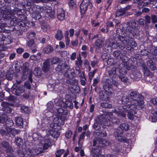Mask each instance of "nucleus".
Returning <instances> with one entry per match:
<instances>
[{
    "label": "nucleus",
    "mask_w": 157,
    "mask_h": 157,
    "mask_svg": "<svg viewBox=\"0 0 157 157\" xmlns=\"http://www.w3.org/2000/svg\"><path fill=\"white\" fill-rule=\"evenodd\" d=\"M127 25L126 30L127 35L130 36L129 37L127 38L123 36L122 33L119 34L117 33L113 34V37L116 41L121 42V43H117V48L121 49V50H124L126 46L128 50L132 51L134 50L133 48L137 46V44L132 37H134L135 35H140V26L133 20L128 21Z\"/></svg>",
    "instance_id": "1"
},
{
    "label": "nucleus",
    "mask_w": 157,
    "mask_h": 157,
    "mask_svg": "<svg viewBox=\"0 0 157 157\" xmlns=\"http://www.w3.org/2000/svg\"><path fill=\"white\" fill-rule=\"evenodd\" d=\"M14 121L17 126L21 128H23L24 121L22 118L20 117H15Z\"/></svg>",
    "instance_id": "21"
},
{
    "label": "nucleus",
    "mask_w": 157,
    "mask_h": 157,
    "mask_svg": "<svg viewBox=\"0 0 157 157\" xmlns=\"http://www.w3.org/2000/svg\"><path fill=\"white\" fill-rule=\"evenodd\" d=\"M4 10L2 14V17L4 19L7 20V23L11 26L14 25V22L17 20V17H14L15 10H17V8L12 9L10 5L8 4L6 5L4 7Z\"/></svg>",
    "instance_id": "4"
},
{
    "label": "nucleus",
    "mask_w": 157,
    "mask_h": 157,
    "mask_svg": "<svg viewBox=\"0 0 157 157\" xmlns=\"http://www.w3.org/2000/svg\"><path fill=\"white\" fill-rule=\"evenodd\" d=\"M127 73V71L124 69H122V71L120 72V75H118L117 77H119L121 80L124 82H126L128 79L127 78L124 76Z\"/></svg>",
    "instance_id": "23"
},
{
    "label": "nucleus",
    "mask_w": 157,
    "mask_h": 157,
    "mask_svg": "<svg viewBox=\"0 0 157 157\" xmlns=\"http://www.w3.org/2000/svg\"><path fill=\"white\" fill-rule=\"evenodd\" d=\"M23 147H18L17 150V153L20 157H24L25 154L23 151Z\"/></svg>",
    "instance_id": "54"
},
{
    "label": "nucleus",
    "mask_w": 157,
    "mask_h": 157,
    "mask_svg": "<svg viewBox=\"0 0 157 157\" xmlns=\"http://www.w3.org/2000/svg\"><path fill=\"white\" fill-rule=\"evenodd\" d=\"M12 41V40L10 38V36L6 37L3 34V36H2L0 42L1 44H3L4 45H7L11 43Z\"/></svg>",
    "instance_id": "20"
},
{
    "label": "nucleus",
    "mask_w": 157,
    "mask_h": 157,
    "mask_svg": "<svg viewBox=\"0 0 157 157\" xmlns=\"http://www.w3.org/2000/svg\"><path fill=\"white\" fill-rule=\"evenodd\" d=\"M127 52L125 50H116L113 52V55L115 59L121 60L123 63L128 62L129 58L127 56Z\"/></svg>",
    "instance_id": "8"
},
{
    "label": "nucleus",
    "mask_w": 157,
    "mask_h": 157,
    "mask_svg": "<svg viewBox=\"0 0 157 157\" xmlns=\"http://www.w3.org/2000/svg\"><path fill=\"white\" fill-rule=\"evenodd\" d=\"M13 6H12L14 8H17L21 10V9L20 8L21 7V2H19L18 1L14 2Z\"/></svg>",
    "instance_id": "62"
},
{
    "label": "nucleus",
    "mask_w": 157,
    "mask_h": 157,
    "mask_svg": "<svg viewBox=\"0 0 157 157\" xmlns=\"http://www.w3.org/2000/svg\"><path fill=\"white\" fill-rule=\"evenodd\" d=\"M15 142L16 145L18 147H23V140L20 138L17 137L15 138Z\"/></svg>",
    "instance_id": "35"
},
{
    "label": "nucleus",
    "mask_w": 157,
    "mask_h": 157,
    "mask_svg": "<svg viewBox=\"0 0 157 157\" xmlns=\"http://www.w3.org/2000/svg\"><path fill=\"white\" fill-rule=\"evenodd\" d=\"M101 106L104 108H111L112 107V104L107 102H103L101 104Z\"/></svg>",
    "instance_id": "58"
},
{
    "label": "nucleus",
    "mask_w": 157,
    "mask_h": 157,
    "mask_svg": "<svg viewBox=\"0 0 157 157\" xmlns=\"http://www.w3.org/2000/svg\"><path fill=\"white\" fill-rule=\"evenodd\" d=\"M47 108L49 111H52L54 109V106L53 103L51 101L48 102L47 105Z\"/></svg>",
    "instance_id": "56"
},
{
    "label": "nucleus",
    "mask_w": 157,
    "mask_h": 157,
    "mask_svg": "<svg viewBox=\"0 0 157 157\" xmlns=\"http://www.w3.org/2000/svg\"><path fill=\"white\" fill-rule=\"evenodd\" d=\"M56 71L58 72L63 73L65 71L64 75L65 77L67 78H73L75 76L74 69L71 68L67 65L63 63L59 64L56 68Z\"/></svg>",
    "instance_id": "6"
},
{
    "label": "nucleus",
    "mask_w": 157,
    "mask_h": 157,
    "mask_svg": "<svg viewBox=\"0 0 157 157\" xmlns=\"http://www.w3.org/2000/svg\"><path fill=\"white\" fill-rule=\"evenodd\" d=\"M105 50V52L107 53L110 52L112 51L111 47L110 44V42L106 43L104 47Z\"/></svg>",
    "instance_id": "48"
},
{
    "label": "nucleus",
    "mask_w": 157,
    "mask_h": 157,
    "mask_svg": "<svg viewBox=\"0 0 157 157\" xmlns=\"http://www.w3.org/2000/svg\"><path fill=\"white\" fill-rule=\"evenodd\" d=\"M96 134L98 136V138L99 139H101L102 137H105L107 135L106 132L104 129L99 131V132H97Z\"/></svg>",
    "instance_id": "36"
},
{
    "label": "nucleus",
    "mask_w": 157,
    "mask_h": 157,
    "mask_svg": "<svg viewBox=\"0 0 157 157\" xmlns=\"http://www.w3.org/2000/svg\"><path fill=\"white\" fill-rule=\"evenodd\" d=\"M122 71V69L119 68L113 67L108 71L107 74L112 78H117L118 75H120V72Z\"/></svg>",
    "instance_id": "12"
},
{
    "label": "nucleus",
    "mask_w": 157,
    "mask_h": 157,
    "mask_svg": "<svg viewBox=\"0 0 157 157\" xmlns=\"http://www.w3.org/2000/svg\"><path fill=\"white\" fill-rule=\"evenodd\" d=\"M31 16L32 17L36 20H38L41 18L42 16L39 11H35L32 12Z\"/></svg>",
    "instance_id": "37"
},
{
    "label": "nucleus",
    "mask_w": 157,
    "mask_h": 157,
    "mask_svg": "<svg viewBox=\"0 0 157 157\" xmlns=\"http://www.w3.org/2000/svg\"><path fill=\"white\" fill-rule=\"evenodd\" d=\"M150 16L152 23H155L157 22V16L154 14H151Z\"/></svg>",
    "instance_id": "64"
},
{
    "label": "nucleus",
    "mask_w": 157,
    "mask_h": 157,
    "mask_svg": "<svg viewBox=\"0 0 157 157\" xmlns=\"http://www.w3.org/2000/svg\"><path fill=\"white\" fill-rule=\"evenodd\" d=\"M21 110L22 113L26 114H29L30 113V110L29 109L28 106H23L21 107Z\"/></svg>",
    "instance_id": "51"
},
{
    "label": "nucleus",
    "mask_w": 157,
    "mask_h": 157,
    "mask_svg": "<svg viewBox=\"0 0 157 157\" xmlns=\"http://www.w3.org/2000/svg\"><path fill=\"white\" fill-rule=\"evenodd\" d=\"M83 61H78L75 60V67L76 72L78 74H80L81 76H82L81 74V68H82V65Z\"/></svg>",
    "instance_id": "19"
},
{
    "label": "nucleus",
    "mask_w": 157,
    "mask_h": 157,
    "mask_svg": "<svg viewBox=\"0 0 157 157\" xmlns=\"http://www.w3.org/2000/svg\"><path fill=\"white\" fill-rule=\"evenodd\" d=\"M43 66L42 68L43 71L44 72H48L49 71L50 66V61L48 59L45 60L43 63Z\"/></svg>",
    "instance_id": "28"
},
{
    "label": "nucleus",
    "mask_w": 157,
    "mask_h": 157,
    "mask_svg": "<svg viewBox=\"0 0 157 157\" xmlns=\"http://www.w3.org/2000/svg\"><path fill=\"white\" fill-rule=\"evenodd\" d=\"M57 15L58 19L60 21H63L65 18V11L62 8L57 9Z\"/></svg>",
    "instance_id": "17"
},
{
    "label": "nucleus",
    "mask_w": 157,
    "mask_h": 157,
    "mask_svg": "<svg viewBox=\"0 0 157 157\" xmlns=\"http://www.w3.org/2000/svg\"><path fill=\"white\" fill-rule=\"evenodd\" d=\"M23 87H24V90L25 91V89L27 90H30L31 88V86L30 83L29 81H26L25 82Z\"/></svg>",
    "instance_id": "57"
},
{
    "label": "nucleus",
    "mask_w": 157,
    "mask_h": 157,
    "mask_svg": "<svg viewBox=\"0 0 157 157\" xmlns=\"http://www.w3.org/2000/svg\"><path fill=\"white\" fill-rule=\"evenodd\" d=\"M54 51L53 48L51 45H48L45 47L43 50L44 53L49 54L52 52Z\"/></svg>",
    "instance_id": "34"
},
{
    "label": "nucleus",
    "mask_w": 157,
    "mask_h": 157,
    "mask_svg": "<svg viewBox=\"0 0 157 157\" xmlns=\"http://www.w3.org/2000/svg\"><path fill=\"white\" fill-rule=\"evenodd\" d=\"M114 136L116 140L120 142H125V138L122 133H119L118 132H114Z\"/></svg>",
    "instance_id": "16"
},
{
    "label": "nucleus",
    "mask_w": 157,
    "mask_h": 157,
    "mask_svg": "<svg viewBox=\"0 0 157 157\" xmlns=\"http://www.w3.org/2000/svg\"><path fill=\"white\" fill-rule=\"evenodd\" d=\"M97 70V69H94L92 72H90L88 73V76L89 79L91 81L93 78V76H94L96 71Z\"/></svg>",
    "instance_id": "63"
},
{
    "label": "nucleus",
    "mask_w": 157,
    "mask_h": 157,
    "mask_svg": "<svg viewBox=\"0 0 157 157\" xmlns=\"http://www.w3.org/2000/svg\"><path fill=\"white\" fill-rule=\"evenodd\" d=\"M68 93L70 95L76 97L80 92L79 87L77 85H74L69 87Z\"/></svg>",
    "instance_id": "14"
},
{
    "label": "nucleus",
    "mask_w": 157,
    "mask_h": 157,
    "mask_svg": "<svg viewBox=\"0 0 157 157\" xmlns=\"http://www.w3.org/2000/svg\"><path fill=\"white\" fill-rule=\"evenodd\" d=\"M6 129L9 132V134L10 133L12 134L13 136H14L16 134H17V130L15 129H13L11 128H6Z\"/></svg>",
    "instance_id": "50"
},
{
    "label": "nucleus",
    "mask_w": 157,
    "mask_h": 157,
    "mask_svg": "<svg viewBox=\"0 0 157 157\" xmlns=\"http://www.w3.org/2000/svg\"><path fill=\"white\" fill-rule=\"evenodd\" d=\"M107 63L110 66H114L116 64V62L114 61L113 59H108L107 61Z\"/></svg>",
    "instance_id": "60"
},
{
    "label": "nucleus",
    "mask_w": 157,
    "mask_h": 157,
    "mask_svg": "<svg viewBox=\"0 0 157 157\" xmlns=\"http://www.w3.org/2000/svg\"><path fill=\"white\" fill-rule=\"evenodd\" d=\"M150 50L153 56H157V47H152Z\"/></svg>",
    "instance_id": "52"
},
{
    "label": "nucleus",
    "mask_w": 157,
    "mask_h": 157,
    "mask_svg": "<svg viewBox=\"0 0 157 157\" xmlns=\"http://www.w3.org/2000/svg\"><path fill=\"white\" fill-rule=\"evenodd\" d=\"M112 112L115 113L118 117L125 118L126 116L127 111H124L123 109V111L119 110L117 111L116 109H114L112 110Z\"/></svg>",
    "instance_id": "22"
},
{
    "label": "nucleus",
    "mask_w": 157,
    "mask_h": 157,
    "mask_svg": "<svg viewBox=\"0 0 157 157\" xmlns=\"http://www.w3.org/2000/svg\"><path fill=\"white\" fill-rule=\"evenodd\" d=\"M12 93L16 95L19 96L25 92L24 87L23 85H19L18 84H14L11 88Z\"/></svg>",
    "instance_id": "11"
},
{
    "label": "nucleus",
    "mask_w": 157,
    "mask_h": 157,
    "mask_svg": "<svg viewBox=\"0 0 157 157\" xmlns=\"http://www.w3.org/2000/svg\"><path fill=\"white\" fill-rule=\"evenodd\" d=\"M108 119L113 125H118L120 123V120L117 117H110Z\"/></svg>",
    "instance_id": "41"
},
{
    "label": "nucleus",
    "mask_w": 157,
    "mask_h": 157,
    "mask_svg": "<svg viewBox=\"0 0 157 157\" xmlns=\"http://www.w3.org/2000/svg\"><path fill=\"white\" fill-rule=\"evenodd\" d=\"M15 11H14V12H15V14L14 15V17H16L15 16L16 15L17 17V20L19 21H26L27 18V17L25 13H22L21 10L18 8L17 10V9Z\"/></svg>",
    "instance_id": "15"
},
{
    "label": "nucleus",
    "mask_w": 157,
    "mask_h": 157,
    "mask_svg": "<svg viewBox=\"0 0 157 157\" xmlns=\"http://www.w3.org/2000/svg\"><path fill=\"white\" fill-rule=\"evenodd\" d=\"M72 134V131L71 130L68 129L66 132L65 137L67 139H69L71 138Z\"/></svg>",
    "instance_id": "59"
},
{
    "label": "nucleus",
    "mask_w": 157,
    "mask_h": 157,
    "mask_svg": "<svg viewBox=\"0 0 157 157\" xmlns=\"http://www.w3.org/2000/svg\"><path fill=\"white\" fill-rule=\"evenodd\" d=\"M127 109V113L128 111V112L127 117H128V119L132 120H133L134 118L133 113H134L135 114H136L137 113V112L138 110H140L138 109H136L135 110H133L130 109Z\"/></svg>",
    "instance_id": "24"
},
{
    "label": "nucleus",
    "mask_w": 157,
    "mask_h": 157,
    "mask_svg": "<svg viewBox=\"0 0 157 157\" xmlns=\"http://www.w3.org/2000/svg\"><path fill=\"white\" fill-rule=\"evenodd\" d=\"M125 10L123 8H121L117 11L115 13L116 16L117 17L122 16L125 14Z\"/></svg>",
    "instance_id": "43"
},
{
    "label": "nucleus",
    "mask_w": 157,
    "mask_h": 157,
    "mask_svg": "<svg viewBox=\"0 0 157 157\" xmlns=\"http://www.w3.org/2000/svg\"><path fill=\"white\" fill-rule=\"evenodd\" d=\"M140 54L142 56H147V57H148L149 58L151 59V57H149V52H148L146 50V49H143L141 50L140 51Z\"/></svg>",
    "instance_id": "61"
},
{
    "label": "nucleus",
    "mask_w": 157,
    "mask_h": 157,
    "mask_svg": "<svg viewBox=\"0 0 157 157\" xmlns=\"http://www.w3.org/2000/svg\"><path fill=\"white\" fill-rule=\"evenodd\" d=\"M19 74L18 73H15L13 70L8 71L6 75V77L7 79L10 81L13 79V77H18L19 76Z\"/></svg>",
    "instance_id": "18"
},
{
    "label": "nucleus",
    "mask_w": 157,
    "mask_h": 157,
    "mask_svg": "<svg viewBox=\"0 0 157 157\" xmlns=\"http://www.w3.org/2000/svg\"><path fill=\"white\" fill-rule=\"evenodd\" d=\"M105 119L101 117L95 120L94 124L92 125L93 128L96 130H102L105 129L106 126L109 127L111 128H113L112 125L110 123H107L106 124L105 122Z\"/></svg>",
    "instance_id": "7"
},
{
    "label": "nucleus",
    "mask_w": 157,
    "mask_h": 157,
    "mask_svg": "<svg viewBox=\"0 0 157 157\" xmlns=\"http://www.w3.org/2000/svg\"><path fill=\"white\" fill-rule=\"evenodd\" d=\"M132 74L134 78L137 80H139L141 77L140 73L137 70L132 71Z\"/></svg>",
    "instance_id": "40"
},
{
    "label": "nucleus",
    "mask_w": 157,
    "mask_h": 157,
    "mask_svg": "<svg viewBox=\"0 0 157 157\" xmlns=\"http://www.w3.org/2000/svg\"><path fill=\"white\" fill-rule=\"evenodd\" d=\"M1 145L3 150L5 151L7 155L13 154V151L11 146L7 141H2L1 142Z\"/></svg>",
    "instance_id": "13"
},
{
    "label": "nucleus",
    "mask_w": 157,
    "mask_h": 157,
    "mask_svg": "<svg viewBox=\"0 0 157 157\" xmlns=\"http://www.w3.org/2000/svg\"><path fill=\"white\" fill-rule=\"evenodd\" d=\"M34 73L35 75L38 77L41 76V71L40 68H35L34 71Z\"/></svg>",
    "instance_id": "55"
},
{
    "label": "nucleus",
    "mask_w": 157,
    "mask_h": 157,
    "mask_svg": "<svg viewBox=\"0 0 157 157\" xmlns=\"http://www.w3.org/2000/svg\"><path fill=\"white\" fill-rule=\"evenodd\" d=\"M118 84L117 82L112 78V84L107 83L103 86V88L106 94L109 95L113 93L114 89L113 87H117L118 86Z\"/></svg>",
    "instance_id": "9"
},
{
    "label": "nucleus",
    "mask_w": 157,
    "mask_h": 157,
    "mask_svg": "<svg viewBox=\"0 0 157 157\" xmlns=\"http://www.w3.org/2000/svg\"><path fill=\"white\" fill-rule=\"evenodd\" d=\"M29 68L28 66H26L24 64H23V74L22 76L21 79L23 80V78L26 79L27 77V75H26V73L28 74L27 72L29 70Z\"/></svg>",
    "instance_id": "39"
},
{
    "label": "nucleus",
    "mask_w": 157,
    "mask_h": 157,
    "mask_svg": "<svg viewBox=\"0 0 157 157\" xmlns=\"http://www.w3.org/2000/svg\"><path fill=\"white\" fill-rule=\"evenodd\" d=\"M144 96L141 94L138 95L136 100H133L130 99L129 95H123L121 98V101L123 105L122 108L124 111L130 109L133 110L136 109H141L144 107Z\"/></svg>",
    "instance_id": "3"
},
{
    "label": "nucleus",
    "mask_w": 157,
    "mask_h": 157,
    "mask_svg": "<svg viewBox=\"0 0 157 157\" xmlns=\"http://www.w3.org/2000/svg\"><path fill=\"white\" fill-rule=\"evenodd\" d=\"M54 37L57 40H61L63 37L62 31L60 29H58Z\"/></svg>",
    "instance_id": "31"
},
{
    "label": "nucleus",
    "mask_w": 157,
    "mask_h": 157,
    "mask_svg": "<svg viewBox=\"0 0 157 157\" xmlns=\"http://www.w3.org/2000/svg\"><path fill=\"white\" fill-rule=\"evenodd\" d=\"M65 151V150L64 149H59L57 150L55 153V157H61Z\"/></svg>",
    "instance_id": "47"
},
{
    "label": "nucleus",
    "mask_w": 157,
    "mask_h": 157,
    "mask_svg": "<svg viewBox=\"0 0 157 157\" xmlns=\"http://www.w3.org/2000/svg\"><path fill=\"white\" fill-rule=\"evenodd\" d=\"M68 5L69 8L71 9H73L75 8L76 6V5L74 2V0H70L69 2Z\"/></svg>",
    "instance_id": "53"
},
{
    "label": "nucleus",
    "mask_w": 157,
    "mask_h": 157,
    "mask_svg": "<svg viewBox=\"0 0 157 157\" xmlns=\"http://www.w3.org/2000/svg\"><path fill=\"white\" fill-rule=\"evenodd\" d=\"M14 124L13 121L11 119H8L5 122V128H10Z\"/></svg>",
    "instance_id": "42"
},
{
    "label": "nucleus",
    "mask_w": 157,
    "mask_h": 157,
    "mask_svg": "<svg viewBox=\"0 0 157 157\" xmlns=\"http://www.w3.org/2000/svg\"><path fill=\"white\" fill-rule=\"evenodd\" d=\"M74 106L72 102V99L70 98H68L66 100V101L64 104V109H66L67 107L69 108L70 109H72L73 108Z\"/></svg>",
    "instance_id": "27"
},
{
    "label": "nucleus",
    "mask_w": 157,
    "mask_h": 157,
    "mask_svg": "<svg viewBox=\"0 0 157 157\" xmlns=\"http://www.w3.org/2000/svg\"><path fill=\"white\" fill-rule=\"evenodd\" d=\"M106 26L109 30L111 31L112 30L110 29L111 28H114V25L113 23V22L110 21H107L106 22Z\"/></svg>",
    "instance_id": "45"
},
{
    "label": "nucleus",
    "mask_w": 157,
    "mask_h": 157,
    "mask_svg": "<svg viewBox=\"0 0 157 157\" xmlns=\"http://www.w3.org/2000/svg\"><path fill=\"white\" fill-rule=\"evenodd\" d=\"M55 104L57 106L60 108L57 109V115L54 118L53 122L50 126L53 130L52 136L55 138H57L59 136L60 134L58 130L60 128L61 126L64 124L65 121L67 120V116L68 112L67 110L61 108L62 107V105L64 107V106L65 102L62 100L58 99Z\"/></svg>",
    "instance_id": "2"
},
{
    "label": "nucleus",
    "mask_w": 157,
    "mask_h": 157,
    "mask_svg": "<svg viewBox=\"0 0 157 157\" xmlns=\"http://www.w3.org/2000/svg\"><path fill=\"white\" fill-rule=\"evenodd\" d=\"M147 65L151 71H154L156 68V63L152 60H150L147 61Z\"/></svg>",
    "instance_id": "29"
},
{
    "label": "nucleus",
    "mask_w": 157,
    "mask_h": 157,
    "mask_svg": "<svg viewBox=\"0 0 157 157\" xmlns=\"http://www.w3.org/2000/svg\"><path fill=\"white\" fill-rule=\"evenodd\" d=\"M33 5H27V2L26 3L24 2H21V7L20 8H22V9H24L25 10L29 12L30 13L31 12V10L32 11V8L31 6Z\"/></svg>",
    "instance_id": "26"
},
{
    "label": "nucleus",
    "mask_w": 157,
    "mask_h": 157,
    "mask_svg": "<svg viewBox=\"0 0 157 157\" xmlns=\"http://www.w3.org/2000/svg\"><path fill=\"white\" fill-rule=\"evenodd\" d=\"M92 5L90 0H82L80 6V11L82 17L83 16L87 8L89 7L90 8H91Z\"/></svg>",
    "instance_id": "10"
},
{
    "label": "nucleus",
    "mask_w": 157,
    "mask_h": 157,
    "mask_svg": "<svg viewBox=\"0 0 157 157\" xmlns=\"http://www.w3.org/2000/svg\"><path fill=\"white\" fill-rule=\"evenodd\" d=\"M48 10L46 13V15H48L51 18H54L55 12L52 10L51 7L48 6Z\"/></svg>",
    "instance_id": "33"
},
{
    "label": "nucleus",
    "mask_w": 157,
    "mask_h": 157,
    "mask_svg": "<svg viewBox=\"0 0 157 157\" xmlns=\"http://www.w3.org/2000/svg\"><path fill=\"white\" fill-rule=\"evenodd\" d=\"M14 25H12V26H14L17 27V32L19 33V35H21L23 34V32H26L27 30L26 26L30 28L34 26V23L31 21H26L25 22L19 21L17 19L14 22Z\"/></svg>",
    "instance_id": "5"
},
{
    "label": "nucleus",
    "mask_w": 157,
    "mask_h": 157,
    "mask_svg": "<svg viewBox=\"0 0 157 157\" xmlns=\"http://www.w3.org/2000/svg\"><path fill=\"white\" fill-rule=\"evenodd\" d=\"M8 117L7 114L4 113H0V123H4L7 121Z\"/></svg>",
    "instance_id": "38"
},
{
    "label": "nucleus",
    "mask_w": 157,
    "mask_h": 157,
    "mask_svg": "<svg viewBox=\"0 0 157 157\" xmlns=\"http://www.w3.org/2000/svg\"><path fill=\"white\" fill-rule=\"evenodd\" d=\"M99 98L101 100L105 101L108 97L105 94V92L103 90H100L99 92Z\"/></svg>",
    "instance_id": "46"
},
{
    "label": "nucleus",
    "mask_w": 157,
    "mask_h": 157,
    "mask_svg": "<svg viewBox=\"0 0 157 157\" xmlns=\"http://www.w3.org/2000/svg\"><path fill=\"white\" fill-rule=\"evenodd\" d=\"M95 45L99 48H101L104 44V41L102 38H98L95 42Z\"/></svg>",
    "instance_id": "30"
},
{
    "label": "nucleus",
    "mask_w": 157,
    "mask_h": 157,
    "mask_svg": "<svg viewBox=\"0 0 157 157\" xmlns=\"http://www.w3.org/2000/svg\"><path fill=\"white\" fill-rule=\"evenodd\" d=\"M99 30L101 33H109V31L105 25L101 26L99 28Z\"/></svg>",
    "instance_id": "49"
},
{
    "label": "nucleus",
    "mask_w": 157,
    "mask_h": 157,
    "mask_svg": "<svg viewBox=\"0 0 157 157\" xmlns=\"http://www.w3.org/2000/svg\"><path fill=\"white\" fill-rule=\"evenodd\" d=\"M140 94H138L137 91H132L130 93L128 94L130 99L132 100V102H133V100H135V98L138 97V95Z\"/></svg>",
    "instance_id": "32"
},
{
    "label": "nucleus",
    "mask_w": 157,
    "mask_h": 157,
    "mask_svg": "<svg viewBox=\"0 0 157 157\" xmlns=\"http://www.w3.org/2000/svg\"><path fill=\"white\" fill-rule=\"evenodd\" d=\"M91 152L94 155H96V157H104L101 155V150L98 148H93L91 149Z\"/></svg>",
    "instance_id": "25"
},
{
    "label": "nucleus",
    "mask_w": 157,
    "mask_h": 157,
    "mask_svg": "<svg viewBox=\"0 0 157 157\" xmlns=\"http://www.w3.org/2000/svg\"><path fill=\"white\" fill-rule=\"evenodd\" d=\"M120 128L123 131H127L129 128V125L127 123H122L120 125Z\"/></svg>",
    "instance_id": "44"
}]
</instances>
